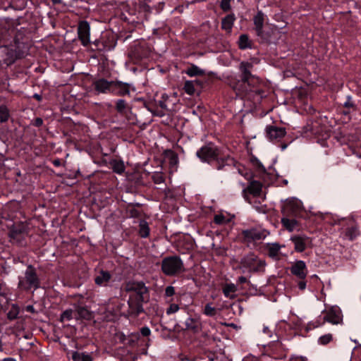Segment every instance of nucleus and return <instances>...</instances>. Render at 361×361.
Here are the masks:
<instances>
[{
	"instance_id": "1",
	"label": "nucleus",
	"mask_w": 361,
	"mask_h": 361,
	"mask_svg": "<svg viewBox=\"0 0 361 361\" xmlns=\"http://www.w3.org/2000/svg\"><path fill=\"white\" fill-rule=\"evenodd\" d=\"M197 157L203 162L216 164L217 170L223 169L228 161H231L229 157H223L221 150L213 143H208L202 146L196 153Z\"/></svg>"
},
{
	"instance_id": "2",
	"label": "nucleus",
	"mask_w": 361,
	"mask_h": 361,
	"mask_svg": "<svg viewBox=\"0 0 361 361\" xmlns=\"http://www.w3.org/2000/svg\"><path fill=\"white\" fill-rule=\"evenodd\" d=\"M22 44L15 42L11 46H0V65L9 66L13 63L16 59L25 56V51L21 49Z\"/></svg>"
},
{
	"instance_id": "3",
	"label": "nucleus",
	"mask_w": 361,
	"mask_h": 361,
	"mask_svg": "<svg viewBox=\"0 0 361 361\" xmlns=\"http://www.w3.org/2000/svg\"><path fill=\"white\" fill-rule=\"evenodd\" d=\"M267 267L265 260L251 252L240 259V268L243 273L264 272Z\"/></svg>"
},
{
	"instance_id": "4",
	"label": "nucleus",
	"mask_w": 361,
	"mask_h": 361,
	"mask_svg": "<svg viewBox=\"0 0 361 361\" xmlns=\"http://www.w3.org/2000/svg\"><path fill=\"white\" fill-rule=\"evenodd\" d=\"M252 63L243 61L240 64V70L242 73L241 80L233 87L234 90L239 92V94L247 93L252 91L250 85L255 82L254 75L251 73L252 68Z\"/></svg>"
},
{
	"instance_id": "5",
	"label": "nucleus",
	"mask_w": 361,
	"mask_h": 361,
	"mask_svg": "<svg viewBox=\"0 0 361 361\" xmlns=\"http://www.w3.org/2000/svg\"><path fill=\"white\" fill-rule=\"evenodd\" d=\"M18 287L25 290L32 288L36 290L39 287V281L32 266L29 265L25 271L24 276L19 277Z\"/></svg>"
},
{
	"instance_id": "6",
	"label": "nucleus",
	"mask_w": 361,
	"mask_h": 361,
	"mask_svg": "<svg viewBox=\"0 0 361 361\" xmlns=\"http://www.w3.org/2000/svg\"><path fill=\"white\" fill-rule=\"evenodd\" d=\"M183 269V262L178 256L165 257L161 262V271L166 276L177 275L181 273Z\"/></svg>"
},
{
	"instance_id": "7",
	"label": "nucleus",
	"mask_w": 361,
	"mask_h": 361,
	"mask_svg": "<svg viewBox=\"0 0 361 361\" xmlns=\"http://www.w3.org/2000/svg\"><path fill=\"white\" fill-rule=\"evenodd\" d=\"M125 288L126 291L133 292L136 295L137 301L145 302L147 300L148 289L143 282L129 281L126 283Z\"/></svg>"
},
{
	"instance_id": "8",
	"label": "nucleus",
	"mask_w": 361,
	"mask_h": 361,
	"mask_svg": "<svg viewBox=\"0 0 361 361\" xmlns=\"http://www.w3.org/2000/svg\"><path fill=\"white\" fill-rule=\"evenodd\" d=\"M242 235L244 241L250 243L264 239L267 236V232L259 228H251L243 231Z\"/></svg>"
},
{
	"instance_id": "9",
	"label": "nucleus",
	"mask_w": 361,
	"mask_h": 361,
	"mask_svg": "<svg viewBox=\"0 0 361 361\" xmlns=\"http://www.w3.org/2000/svg\"><path fill=\"white\" fill-rule=\"evenodd\" d=\"M256 166L261 174L262 178L266 184H272L279 178V176L276 172H275L274 169L270 167L269 169V172H267L262 164L258 160L257 161Z\"/></svg>"
},
{
	"instance_id": "10",
	"label": "nucleus",
	"mask_w": 361,
	"mask_h": 361,
	"mask_svg": "<svg viewBox=\"0 0 361 361\" xmlns=\"http://www.w3.org/2000/svg\"><path fill=\"white\" fill-rule=\"evenodd\" d=\"M261 190L262 184L257 181H253L246 189L243 190L245 198L249 203L252 204L255 202L254 199L259 196Z\"/></svg>"
},
{
	"instance_id": "11",
	"label": "nucleus",
	"mask_w": 361,
	"mask_h": 361,
	"mask_svg": "<svg viewBox=\"0 0 361 361\" xmlns=\"http://www.w3.org/2000/svg\"><path fill=\"white\" fill-rule=\"evenodd\" d=\"M114 80H107L104 78L95 80L93 82L94 90L99 94H112Z\"/></svg>"
},
{
	"instance_id": "12",
	"label": "nucleus",
	"mask_w": 361,
	"mask_h": 361,
	"mask_svg": "<svg viewBox=\"0 0 361 361\" xmlns=\"http://www.w3.org/2000/svg\"><path fill=\"white\" fill-rule=\"evenodd\" d=\"M325 319L334 325L339 324L343 321L341 310L338 306H332L326 310Z\"/></svg>"
},
{
	"instance_id": "13",
	"label": "nucleus",
	"mask_w": 361,
	"mask_h": 361,
	"mask_svg": "<svg viewBox=\"0 0 361 361\" xmlns=\"http://www.w3.org/2000/svg\"><path fill=\"white\" fill-rule=\"evenodd\" d=\"M78 34L83 46H87L90 43V26L85 20L80 21L78 27Z\"/></svg>"
},
{
	"instance_id": "14",
	"label": "nucleus",
	"mask_w": 361,
	"mask_h": 361,
	"mask_svg": "<svg viewBox=\"0 0 361 361\" xmlns=\"http://www.w3.org/2000/svg\"><path fill=\"white\" fill-rule=\"evenodd\" d=\"M290 272L300 279H305L307 275L306 264L302 260H297L293 263L290 267Z\"/></svg>"
},
{
	"instance_id": "15",
	"label": "nucleus",
	"mask_w": 361,
	"mask_h": 361,
	"mask_svg": "<svg viewBox=\"0 0 361 361\" xmlns=\"http://www.w3.org/2000/svg\"><path fill=\"white\" fill-rule=\"evenodd\" d=\"M290 240L294 244L295 250L298 252H303L311 242L305 235H294L290 237Z\"/></svg>"
},
{
	"instance_id": "16",
	"label": "nucleus",
	"mask_w": 361,
	"mask_h": 361,
	"mask_svg": "<svg viewBox=\"0 0 361 361\" xmlns=\"http://www.w3.org/2000/svg\"><path fill=\"white\" fill-rule=\"evenodd\" d=\"M130 83L123 82L120 80H114L112 94L118 96L129 95L130 93Z\"/></svg>"
},
{
	"instance_id": "17",
	"label": "nucleus",
	"mask_w": 361,
	"mask_h": 361,
	"mask_svg": "<svg viewBox=\"0 0 361 361\" xmlns=\"http://www.w3.org/2000/svg\"><path fill=\"white\" fill-rule=\"evenodd\" d=\"M266 133L269 140L274 141L284 137L286 132L284 128L269 126L266 128Z\"/></svg>"
},
{
	"instance_id": "18",
	"label": "nucleus",
	"mask_w": 361,
	"mask_h": 361,
	"mask_svg": "<svg viewBox=\"0 0 361 361\" xmlns=\"http://www.w3.org/2000/svg\"><path fill=\"white\" fill-rule=\"evenodd\" d=\"M284 247V245H280L277 243H269L266 245V250L270 258L274 260H279L281 255V249Z\"/></svg>"
},
{
	"instance_id": "19",
	"label": "nucleus",
	"mask_w": 361,
	"mask_h": 361,
	"mask_svg": "<svg viewBox=\"0 0 361 361\" xmlns=\"http://www.w3.org/2000/svg\"><path fill=\"white\" fill-rule=\"evenodd\" d=\"M185 328L194 333L200 332L202 329V322L200 317H188L185 322Z\"/></svg>"
},
{
	"instance_id": "20",
	"label": "nucleus",
	"mask_w": 361,
	"mask_h": 361,
	"mask_svg": "<svg viewBox=\"0 0 361 361\" xmlns=\"http://www.w3.org/2000/svg\"><path fill=\"white\" fill-rule=\"evenodd\" d=\"M254 24L256 33L258 36H263V25L264 22V15L262 12L259 11L254 17Z\"/></svg>"
},
{
	"instance_id": "21",
	"label": "nucleus",
	"mask_w": 361,
	"mask_h": 361,
	"mask_svg": "<svg viewBox=\"0 0 361 361\" xmlns=\"http://www.w3.org/2000/svg\"><path fill=\"white\" fill-rule=\"evenodd\" d=\"M111 275L107 271H100L94 279V282L99 286H105L110 281Z\"/></svg>"
},
{
	"instance_id": "22",
	"label": "nucleus",
	"mask_w": 361,
	"mask_h": 361,
	"mask_svg": "<svg viewBox=\"0 0 361 361\" xmlns=\"http://www.w3.org/2000/svg\"><path fill=\"white\" fill-rule=\"evenodd\" d=\"M202 82L199 80H187L184 84L183 89L186 94L192 95L195 92L197 86H200Z\"/></svg>"
},
{
	"instance_id": "23",
	"label": "nucleus",
	"mask_w": 361,
	"mask_h": 361,
	"mask_svg": "<svg viewBox=\"0 0 361 361\" xmlns=\"http://www.w3.org/2000/svg\"><path fill=\"white\" fill-rule=\"evenodd\" d=\"M75 317L76 319H89L91 318V312L85 307L78 306L75 310Z\"/></svg>"
},
{
	"instance_id": "24",
	"label": "nucleus",
	"mask_w": 361,
	"mask_h": 361,
	"mask_svg": "<svg viewBox=\"0 0 361 361\" xmlns=\"http://www.w3.org/2000/svg\"><path fill=\"white\" fill-rule=\"evenodd\" d=\"M72 359L73 361H93L90 354L87 353H79L73 351L72 353Z\"/></svg>"
},
{
	"instance_id": "25",
	"label": "nucleus",
	"mask_w": 361,
	"mask_h": 361,
	"mask_svg": "<svg viewBox=\"0 0 361 361\" xmlns=\"http://www.w3.org/2000/svg\"><path fill=\"white\" fill-rule=\"evenodd\" d=\"M326 322V320L325 319V316L324 317H319L318 318H317L316 319L313 320V321H311L310 322L307 324V327H306V329L307 331H310V330H312L314 329H316V328H318V327H320L322 326L325 322Z\"/></svg>"
},
{
	"instance_id": "26",
	"label": "nucleus",
	"mask_w": 361,
	"mask_h": 361,
	"mask_svg": "<svg viewBox=\"0 0 361 361\" xmlns=\"http://www.w3.org/2000/svg\"><path fill=\"white\" fill-rule=\"evenodd\" d=\"M235 20V17L233 15H228L223 20L221 23V27L224 30L226 31H231L233 23Z\"/></svg>"
},
{
	"instance_id": "27",
	"label": "nucleus",
	"mask_w": 361,
	"mask_h": 361,
	"mask_svg": "<svg viewBox=\"0 0 361 361\" xmlns=\"http://www.w3.org/2000/svg\"><path fill=\"white\" fill-rule=\"evenodd\" d=\"M281 223L289 231H293L297 226V221L294 219L283 218Z\"/></svg>"
},
{
	"instance_id": "28",
	"label": "nucleus",
	"mask_w": 361,
	"mask_h": 361,
	"mask_svg": "<svg viewBox=\"0 0 361 361\" xmlns=\"http://www.w3.org/2000/svg\"><path fill=\"white\" fill-rule=\"evenodd\" d=\"M140 229H139V234L142 238H147L149 234V228L148 223L145 221L142 220L140 222L139 224Z\"/></svg>"
},
{
	"instance_id": "29",
	"label": "nucleus",
	"mask_w": 361,
	"mask_h": 361,
	"mask_svg": "<svg viewBox=\"0 0 361 361\" xmlns=\"http://www.w3.org/2000/svg\"><path fill=\"white\" fill-rule=\"evenodd\" d=\"M185 73L190 77H194L196 75H203L204 73V71L200 69L198 66L195 65H192L185 71Z\"/></svg>"
},
{
	"instance_id": "30",
	"label": "nucleus",
	"mask_w": 361,
	"mask_h": 361,
	"mask_svg": "<svg viewBox=\"0 0 361 361\" xmlns=\"http://www.w3.org/2000/svg\"><path fill=\"white\" fill-rule=\"evenodd\" d=\"M238 45L240 49H245L247 48H250V41L249 37L246 35H241L239 37Z\"/></svg>"
},
{
	"instance_id": "31",
	"label": "nucleus",
	"mask_w": 361,
	"mask_h": 361,
	"mask_svg": "<svg viewBox=\"0 0 361 361\" xmlns=\"http://www.w3.org/2000/svg\"><path fill=\"white\" fill-rule=\"evenodd\" d=\"M9 116V111L6 106L0 104V122L3 123L7 121Z\"/></svg>"
},
{
	"instance_id": "32",
	"label": "nucleus",
	"mask_w": 361,
	"mask_h": 361,
	"mask_svg": "<svg viewBox=\"0 0 361 361\" xmlns=\"http://www.w3.org/2000/svg\"><path fill=\"white\" fill-rule=\"evenodd\" d=\"M112 169L114 172L121 174L125 171V166L123 161H114L112 162Z\"/></svg>"
},
{
	"instance_id": "33",
	"label": "nucleus",
	"mask_w": 361,
	"mask_h": 361,
	"mask_svg": "<svg viewBox=\"0 0 361 361\" xmlns=\"http://www.w3.org/2000/svg\"><path fill=\"white\" fill-rule=\"evenodd\" d=\"M203 313L208 317H213L216 313V309L212 306V303H207L203 310Z\"/></svg>"
},
{
	"instance_id": "34",
	"label": "nucleus",
	"mask_w": 361,
	"mask_h": 361,
	"mask_svg": "<svg viewBox=\"0 0 361 361\" xmlns=\"http://www.w3.org/2000/svg\"><path fill=\"white\" fill-rule=\"evenodd\" d=\"M73 314L75 315V311L72 310H66L61 315L60 320L61 322L70 321L73 318Z\"/></svg>"
},
{
	"instance_id": "35",
	"label": "nucleus",
	"mask_w": 361,
	"mask_h": 361,
	"mask_svg": "<svg viewBox=\"0 0 361 361\" xmlns=\"http://www.w3.org/2000/svg\"><path fill=\"white\" fill-rule=\"evenodd\" d=\"M332 339V335L331 334H326L319 337L317 342L319 345H326L329 343Z\"/></svg>"
},
{
	"instance_id": "36",
	"label": "nucleus",
	"mask_w": 361,
	"mask_h": 361,
	"mask_svg": "<svg viewBox=\"0 0 361 361\" xmlns=\"http://www.w3.org/2000/svg\"><path fill=\"white\" fill-rule=\"evenodd\" d=\"M228 221H229V219L226 216H224L223 214H219L215 215L214 219V221L216 224H219V225L224 224L227 223Z\"/></svg>"
},
{
	"instance_id": "37",
	"label": "nucleus",
	"mask_w": 361,
	"mask_h": 361,
	"mask_svg": "<svg viewBox=\"0 0 361 361\" xmlns=\"http://www.w3.org/2000/svg\"><path fill=\"white\" fill-rule=\"evenodd\" d=\"M235 291V287L233 284H228L223 289V293L227 298L231 297V293H234Z\"/></svg>"
},
{
	"instance_id": "38",
	"label": "nucleus",
	"mask_w": 361,
	"mask_h": 361,
	"mask_svg": "<svg viewBox=\"0 0 361 361\" xmlns=\"http://www.w3.org/2000/svg\"><path fill=\"white\" fill-rule=\"evenodd\" d=\"M126 107V103L124 99H118L116 102V109L118 112L123 113Z\"/></svg>"
},
{
	"instance_id": "39",
	"label": "nucleus",
	"mask_w": 361,
	"mask_h": 361,
	"mask_svg": "<svg viewBox=\"0 0 361 361\" xmlns=\"http://www.w3.org/2000/svg\"><path fill=\"white\" fill-rule=\"evenodd\" d=\"M152 179L156 184H161L164 182V176L161 173H154L152 175Z\"/></svg>"
},
{
	"instance_id": "40",
	"label": "nucleus",
	"mask_w": 361,
	"mask_h": 361,
	"mask_svg": "<svg viewBox=\"0 0 361 361\" xmlns=\"http://www.w3.org/2000/svg\"><path fill=\"white\" fill-rule=\"evenodd\" d=\"M179 306L177 304L173 303L170 305L169 308H167L166 312L168 315H169L177 312L179 310Z\"/></svg>"
},
{
	"instance_id": "41",
	"label": "nucleus",
	"mask_w": 361,
	"mask_h": 361,
	"mask_svg": "<svg viewBox=\"0 0 361 361\" xmlns=\"http://www.w3.org/2000/svg\"><path fill=\"white\" fill-rule=\"evenodd\" d=\"M178 164V157L177 156L171 153L169 158V164L171 167L175 168Z\"/></svg>"
},
{
	"instance_id": "42",
	"label": "nucleus",
	"mask_w": 361,
	"mask_h": 361,
	"mask_svg": "<svg viewBox=\"0 0 361 361\" xmlns=\"http://www.w3.org/2000/svg\"><path fill=\"white\" fill-rule=\"evenodd\" d=\"M175 294V288L172 286H169L165 289V295L166 297H171Z\"/></svg>"
},
{
	"instance_id": "43",
	"label": "nucleus",
	"mask_w": 361,
	"mask_h": 361,
	"mask_svg": "<svg viewBox=\"0 0 361 361\" xmlns=\"http://www.w3.org/2000/svg\"><path fill=\"white\" fill-rule=\"evenodd\" d=\"M18 314V311L17 310V309L13 308V310H11L8 312L7 316L9 319L13 320L17 317Z\"/></svg>"
},
{
	"instance_id": "44",
	"label": "nucleus",
	"mask_w": 361,
	"mask_h": 361,
	"mask_svg": "<svg viewBox=\"0 0 361 361\" xmlns=\"http://www.w3.org/2000/svg\"><path fill=\"white\" fill-rule=\"evenodd\" d=\"M140 333L143 336H147L150 334L151 331L147 326H145L140 329Z\"/></svg>"
},
{
	"instance_id": "45",
	"label": "nucleus",
	"mask_w": 361,
	"mask_h": 361,
	"mask_svg": "<svg viewBox=\"0 0 361 361\" xmlns=\"http://www.w3.org/2000/svg\"><path fill=\"white\" fill-rule=\"evenodd\" d=\"M137 303L135 305V311L136 314H138L143 311V308H142V305L140 304L142 302H138V301H137Z\"/></svg>"
},
{
	"instance_id": "46",
	"label": "nucleus",
	"mask_w": 361,
	"mask_h": 361,
	"mask_svg": "<svg viewBox=\"0 0 361 361\" xmlns=\"http://www.w3.org/2000/svg\"><path fill=\"white\" fill-rule=\"evenodd\" d=\"M262 331L264 334L267 335L269 338L272 337L271 331L268 326H264Z\"/></svg>"
},
{
	"instance_id": "47",
	"label": "nucleus",
	"mask_w": 361,
	"mask_h": 361,
	"mask_svg": "<svg viewBox=\"0 0 361 361\" xmlns=\"http://www.w3.org/2000/svg\"><path fill=\"white\" fill-rule=\"evenodd\" d=\"M158 104L159 106L162 109H164V110H167L168 109V107H167V105L165 102V101H163V100H160L158 102Z\"/></svg>"
},
{
	"instance_id": "48",
	"label": "nucleus",
	"mask_w": 361,
	"mask_h": 361,
	"mask_svg": "<svg viewBox=\"0 0 361 361\" xmlns=\"http://www.w3.org/2000/svg\"><path fill=\"white\" fill-rule=\"evenodd\" d=\"M298 288L300 290H305L306 288V282L304 281H301L298 283Z\"/></svg>"
},
{
	"instance_id": "49",
	"label": "nucleus",
	"mask_w": 361,
	"mask_h": 361,
	"mask_svg": "<svg viewBox=\"0 0 361 361\" xmlns=\"http://www.w3.org/2000/svg\"><path fill=\"white\" fill-rule=\"evenodd\" d=\"M238 282L240 283H245L247 282V279L245 276H240L238 278Z\"/></svg>"
},
{
	"instance_id": "50",
	"label": "nucleus",
	"mask_w": 361,
	"mask_h": 361,
	"mask_svg": "<svg viewBox=\"0 0 361 361\" xmlns=\"http://www.w3.org/2000/svg\"><path fill=\"white\" fill-rule=\"evenodd\" d=\"M43 121H42V118H37L36 121H35V124L36 126H39L42 124Z\"/></svg>"
},
{
	"instance_id": "51",
	"label": "nucleus",
	"mask_w": 361,
	"mask_h": 361,
	"mask_svg": "<svg viewBox=\"0 0 361 361\" xmlns=\"http://www.w3.org/2000/svg\"><path fill=\"white\" fill-rule=\"evenodd\" d=\"M27 311H30V312H34V307L32 305L27 306Z\"/></svg>"
},
{
	"instance_id": "52",
	"label": "nucleus",
	"mask_w": 361,
	"mask_h": 361,
	"mask_svg": "<svg viewBox=\"0 0 361 361\" xmlns=\"http://www.w3.org/2000/svg\"><path fill=\"white\" fill-rule=\"evenodd\" d=\"M3 361H16V360L12 357H6V358H4L3 360Z\"/></svg>"
},
{
	"instance_id": "53",
	"label": "nucleus",
	"mask_w": 361,
	"mask_h": 361,
	"mask_svg": "<svg viewBox=\"0 0 361 361\" xmlns=\"http://www.w3.org/2000/svg\"><path fill=\"white\" fill-rule=\"evenodd\" d=\"M53 164L55 165V166H59L60 164V161L59 160H54L53 161Z\"/></svg>"
},
{
	"instance_id": "54",
	"label": "nucleus",
	"mask_w": 361,
	"mask_h": 361,
	"mask_svg": "<svg viewBox=\"0 0 361 361\" xmlns=\"http://www.w3.org/2000/svg\"><path fill=\"white\" fill-rule=\"evenodd\" d=\"M351 105H352V104H351L349 102H346L345 103V106H347V107L350 106Z\"/></svg>"
},
{
	"instance_id": "55",
	"label": "nucleus",
	"mask_w": 361,
	"mask_h": 361,
	"mask_svg": "<svg viewBox=\"0 0 361 361\" xmlns=\"http://www.w3.org/2000/svg\"><path fill=\"white\" fill-rule=\"evenodd\" d=\"M34 97H35V98H37L38 100H39V99H40V96H39V94H35L34 95Z\"/></svg>"
},
{
	"instance_id": "56",
	"label": "nucleus",
	"mask_w": 361,
	"mask_h": 361,
	"mask_svg": "<svg viewBox=\"0 0 361 361\" xmlns=\"http://www.w3.org/2000/svg\"><path fill=\"white\" fill-rule=\"evenodd\" d=\"M283 185H287V184H288V180H286V179H283Z\"/></svg>"
},
{
	"instance_id": "57",
	"label": "nucleus",
	"mask_w": 361,
	"mask_h": 361,
	"mask_svg": "<svg viewBox=\"0 0 361 361\" xmlns=\"http://www.w3.org/2000/svg\"><path fill=\"white\" fill-rule=\"evenodd\" d=\"M295 204H296L297 207H299L300 205V202L296 201Z\"/></svg>"
},
{
	"instance_id": "58",
	"label": "nucleus",
	"mask_w": 361,
	"mask_h": 361,
	"mask_svg": "<svg viewBox=\"0 0 361 361\" xmlns=\"http://www.w3.org/2000/svg\"><path fill=\"white\" fill-rule=\"evenodd\" d=\"M301 359H302V361H306L307 360V358L304 357H301Z\"/></svg>"
},
{
	"instance_id": "59",
	"label": "nucleus",
	"mask_w": 361,
	"mask_h": 361,
	"mask_svg": "<svg viewBox=\"0 0 361 361\" xmlns=\"http://www.w3.org/2000/svg\"><path fill=\"white\" fill-rule=\"evenodd\" d=\"M13 238H16V232H15V231H13Z\"/></svg>"
},
{
	"instance_id": "60",
	"label": "nucleus",
	"mask_w": 361,
	"mask_h": 361,
	"mask_svg": "<svg viewBox=\"0 0 361 361\" xmlns=\"http://www.w3.org/2000/svg\"><path fill=\"white\" fill-rule=\"evenodd\" d=\"M59 1V0H53V1H54V3H56V2H58Z\"/></svg>"
}]
</instances>
